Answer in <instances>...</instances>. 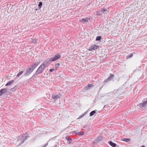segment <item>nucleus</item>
Returning a JSON list of instances; mask_svg holds the SVG:
<instances>
[{
	"mask_svg": "<svg viewBox=\"0 0 147 147\" xmlns=\"http://www.w3.org/2000/svg\"><path fill=\"white\" fill-rule=\"evenodd\" d=\"M49 62V59H47L44 61L38 69L36 73L34 74L32 77L33 78H35L37 76L38 74L41 73L45 68L47 66V65Z\"/></svg>",
	"mask_w": 147,
	"mask_h": 147,
	"instance_id": "f257e3e1",
	"label": "nucleus"
},
{
	"mask_svg": "<svg viewBox=\"0 0 147 147\" xmlns=\"http://www.w3.org/2000/svg\"><path fill=\"white\" fill-rule=\"evenodd\" d=\"M28 136L27 134H23L22 136L19 137L17 139V142L18 143L17 144V146L20 145L21 144L23 143L26 139Z\"/></svg>",
	"mask_w": 147,
	"mask_h": 147,
	"instance_id": "f03ea898",
	"label": "nucleus"
},
{
	"mask_svg": "<svg viewBox=\"0 0 147 147\" xmlns=\"http://www.w3.org/2000/svg\"><path fill=\"white\" fill-rule=\"evenodd\" d=\"M146 100H143L142 103H140L139 105L140 107L142 109H145L147 106V98H146Z\"/></svg>",
	"mask_w": 147,
	"mask_h": 147,
	"instance_id": "7ed1b4c3",
	"label": "nucleus"
},
{
	"mask_svg": "<svg viewBox=\"0 0 147 147\" xmlns=\"http://www.w3.org/2000/svg\"><path fill=\"white\" fill-rule=\"evenodd\" d=\"M61 57V56L59 54L55 55L53 57H51L50 59H49V61H54L59 59Z\"/></svg>",
	"mask_w": 147,
	"mask_h": 147,
	"instance_id": "20e7f679",
	"label": "nucleus"
},
{
	"mask_svg": "<svg viewBox=\"0 0 147 147\" xmlns=\"http://www.w3.org/2000/svg\"><path fill=\"white\" fill-rule=\"evenodd\" d=\"M33 71L31 68L27 69L24 74V75L26 76L29 75Z\"/></svg>",
	"mask_w": 147,
	"mask_h": 147,
	"instance_id": "39448f33",
	"label": "nucleus"
},
{
	"mask_svg": "<svg viewBox=\"0 0 147 147\" xmlns=\"http://www.w3.org/2000/svg\"><path fill=\"white\" fill-rule=\"evenodd\" d=\"M60 94H53L52 95V97L54 100H55L60 98Z\"/></svg>",
	"mask_w": 147,
	"mask_h": 147,
	"instance_id": "423d86ee",
	"label": "nucleus"
},
{
	"mask_svg": "<svg viewBox=\"0 0 147 147\" xmlns=\"http://www.w3.org/2000/svg\"><path fill=\"white\" fill-rule=\"evenodd\" d=\"M102 138L101 136H98L94 140V142L96 143L102 140Z\"/></svg>",
	"mask_w": 147,
	"mask_h": 147,
	"instance_id": "0eeeda50",
	"label": "nucleus"
},
{
	"mask_svg": "<svg viewBox=\"0 0 147 147\" xmlns=\"http://www.w3.org/2000/svg\"><path fill=\"white\" fill-rule=\"evenodd\" d=\"M114 75L113 74H111L110 76L106 80V82H107L109 81L113 77Z\"/></svg>",
	"mask_w": 147,
	"mask_h": 147,
	"instance_id": "6e6552de",
	"label": "nucleus"
},
{
	"mask_svg": "<svg viewBox=\"0 0 147 147\" xmlns=\"http://www.w3.org/2000/svg\"><path fill=\"white\" fill-rule=\"evenodd\" d=\"M38 64L34 63L32 65V67L30 68L32 69L33 71L34 69L38 66Z\"/></svg>",
	"mask_w": 147,
	"mask_h": 147,
	"instance_id": "1a4fd4ad",
	"label": "nucleus"
},
{
	"mask_svg": "<svg viewBox=\"0 0 147 147\" xmlns=\"http://www.w3.org/2000/svg\"><path fill=\"white\" fill-rule=\"evenodd\" d=\"M88 18H87L86 19L82 18V19L81 21V22L83 23H85L88 22Z\"/></svg>",
	"mask_w": 147,
	"mask_h": 147,
	"instance_id": "9d476101",
	"label": "nucleus"
},
{
	"mask_svg": "<svg viewBox=\"0 0 147 147\" xmlns=\"http://www.w3.org/2000/svg\"><path fill=\"white\" fill-rule=\"evenodd\" d=\"M92 49V50H95L97 49L99 47L96 45H94L91 46Z\"/></svg>",
	"mask_w": 147,
	"mask_h": 147,
	"instance_id": "9b49d317",
	"label": "nucleus"
},
{
	"mask_svg": "<svg viewBox=\"0 0 147 147\" xmlns=\"http://www.w3.org/2000/svg\"><path fill=\"white\" fill-rule=\"evenodd\" d=\"M14 82V80H11V81L7 83L5 85V86H10Z\"/></svg>",
	"mask_w": 147,
	"mask_h": 147,
	"instance_id": "f8f14e48",
	"label": "nucleus"
},
{
	"mask_svg": "<svg viewBox=\"0 0 147 147\" xmlns=\"http://www.w3.org/2000/svg\"><path fill=\"white\" fill-rule=\"evenodd\" d=\"M109 143L110 145L113 147H115L116 146V144L111 141H109Z\"/></svg>",
	"mask_w": 147,
	"mask_h": 147,
	"instance_id": "ddd939ff",
	"label": "nucleus"
},
{
	"mask_svg": "<svg viewBox=\"0 0 147 147\" xmlns=\"http://www.w3.org/2000/svg\"><path fill=\"white\" fill-rule=\"evenodd\" d=\"M92 84H88V86H86L85 87V88L86 90H88L91 87H92Z\"/></svg>",
	"mask_w": 147,
	"mask_h": 147,
	"instance_id": "4468645a",
	"label": "nucleus"
},
{
	"mask_svg": "<svg viewBox=\"0 0 147 147\" xmlns=\"http://www.w3.org/2000/svg\"><path fill=\"white\" fill-rule=\"evenodd\" d=\"M7 90L8 89L7 88H5L4 89H2L1 90L3 94L6 93L7 92Z\"/></svg>",
	"mask_w": 147,
	"mask_h": 147,
	"instance_id": "2eb2a0df",
	"label": "nucleus"
},
{
	"mask_svg": "<svg viewBox=\"0 0 147 147\" xmlns=\"http://www.w3.org/2000/svg\"><path fill=\"white\" fill-rule=\"evenodd\" d=\"M96 113V111L95 110L93 111L90 113V116H92Z\"/></svg>",
	"mask_w": 147,
	"mask_h": 147,
	"instance_id": "dca6fc26",
	"label": "nucleus"
},
{
	"mask_svg": "<svg viewBox=\"0 0 147 147\" xmlns=\"http://www.w3.org/2000/svg\"><path fill=\"white\" fill-rule=\"evenodd\" d=\"M122 140L123 141L125 142H129L130 141V139L129 138H124Z\"/></svg>",
	"mask_w": 147,
	"mask_h": 147,
	"instance_id": "f3484780",
	"label": "nucleus"
},
{
	"mask_svg": "<svg viewBox=\"0 0 147 147\" xmlns=\"http://www.w3.org/2000/svg\"><path fill=\"white\" fill-rule=\"evenodd\" d=\"M101 39V36H97L96 37V41L100 40Z\"/></svg>",
	"mask_w": 147,
	"mask_h": 147,
	"instance_id": "a211bd4d",
	"label": "nucleus"
},
{
	"mask_svg": "<svg viewBox=\"0 0 147 147\" xmlns=\"http://www.w3.org/2000/svg\"><path fill=\"white\" fill-rule=\"evenodd\" d=\"M42 5V2H39V4L38 5V6L39 7V9H40L41 8Z\"/></svg>",
	"mask_w": 147,
	"mask_h": 147,
	"instance_id": "6ab92c4d",
	"label": "nucleus"
},
{
	"mask_svg": "<svg viewBox=\"0 0 147 147\" xmlns=\"http://www.w3.org/2000/svg\"><path fill=\"white\" fill-rule=\"evenodd\" d=\"M23 72V71H20L19 72L17 75V77H19Z\"/></svg>",
	"mask_w": 147,
	"mask_h": 147,
	"instance_id": "aec40b11",
	"label": "nucleus"
},
{
	"mask_svg": "<svg viewBox=\"0 0 147 147\" xmlns=\"http://www.w3.org/2000/svg\"><path fill=\"white\" fill-rule=\"evenodd\" d=\"M77 134L79 135H82L84 134V132H78Z\"/></svg>",
	"mask_w": 147,
	"mask_h": 147,
	"instance_id": "412c9836",
	"label": "nucleus"
},
{
	"mask_svg": "<svg viewBox=\"0 0 147 147\" xmlns=\"http://www.w3.org/2000/svg\"><path fill=\"white\" fill-rule=\"evenodd\" d=\"M59 65V63H57L55 65V69L57 70L58 69V67Z\"/></svg>",
	"mask_w": 147,
	"mask_h": 147,
	"instance_id": "4be33fe9",
	"label": "nucleus"
},
{
	"mask_svg": "<svg viewBox=\"0 0 147 147\" xmlns=\"http://www.w3.org/2000/svg\"><path fill=\"white\" fill-rule=\"evenodd\" d=\"M133 54L132 53H131L128 55L127 56V58H131L132 57Z\"/></svg>",
	"mask_w": 147,
	"mask_h": 147,
	"instance_id": "5701e85b",
	"label": "nucleus"
},
{
	"mask_svg": "<svg viewBox=\"0 0 147 147\" xmlns=\"http://www.w3.org/2000/svg\"><path fill=\"white\" fill-rule=\"evenodd\" d=\"M32 42L34 44L37 43V41L36 39H33L32 40Z\"/></svg>",
	"mask_w": 147,
	"mask_h": 147,
	"instance_id": "b1692460",
	"label": "nucleus"
},
{
	"mask_svg": "<svg viewBox=\"0 0 147 147\" xmlns=\"http://www.w3.org/2000/svg\"><path fill=\"white\" fill-rule=\"evenodd\" d=\"M107 11V10L104 8H103L102 10H101V12H104L106 11Z\"/></svg>",
	"mask_w": 147,
	"mask_h": 147,
	"instance_id": "393cba45",
	"label": "nucleus"
},
{
	"mask_svg": "<svg viewBox=\"0 0 147 147\" xmlns=\"http://www.w3.org/2000/svg\"><path fill=\"white\" fill-rule=\"evenodd\" d=\"M66 140H69V141H70V140H71V139H70L69 138V137H68V136H66Z\"/></svg>",
	"mask_w": 147,
	"mask_h": 147,
	"instance_id": "a878e982",
	"label": "nucleus"
},
{
	"mask_svg": "<svg viewBox=\"0 0 147 147\" xmlns=\"http://www.w3.org/2000/svg\"><path fill=\"white\" fill-rule=\"evenodd\" d=\"M49 70L51 72H52V71L55 70V69L53 68V69H50Z\"/></svg>",
	"mask_w": 147,
	"mask_h": 147,
	"instance_id": "bb28decb",
	"label": "nucleus"
},
{
	"mask_svg": "<svg viewBox=\"0 0 147 147\" xmlns=\"http://www.w3.org/2000/svg\"><path fill=\"white\" fill-rule=\"evenodd\" d=\"M3 93H2V91H1V90H0V96H1L2 95Z\"/></svg>",
	"mask_w": 147,
	"mask_h": 147,
	"instance_id": "cd10ccee",
	"label": "nucleus"
},
{
	"mask_svg": "<svg viewBox=\"0 0 147 147\" xmlns=\"http://www.w3.org/2000/svg\"><path fill=\"white\" fill-rule=\"evenodd\" d=\"M92 49L91 46L90 48L88 49V50L89 51H92Z\"/></svg>",
	"mask_w": 147,
	"mask_h": 147,
	"instance_id": "c85d7f7f",
	"label": "nucleus"
},
{
	"mask_svg": "<svg viewBox=\"0 0 147 147\" xmlns=\"http://www.w3.org/2000/svg\"><path fill=\"white\" fill-rule=\"evenodd\" d=\"M48 145V143H47L45 145L42 147H46Z\"/></svg>",
	"mask_w": 147,
	"mask_h": 147,
	"instance_id": "c756f323",
	"label": "nucleus"
},
{
	"mask_svg": "<svg viewBox=\"0 0 147 147\" xmlns=\"http://www.w3.org/2000/svg\"><path fill=\"white\" fill-rule=\"evenodd\" d=\"M85 113H84V114L82 115H81L79 117V118H82L83 116L84 115H85Z\"/></svg>",
	"mask_w": 147,
	"mask_h": 147,
	"instance_id": "7c9ffc66",
	"label": "nucleus"
},
{
	"mask_svg": "<svg viewBox=\"0 0 147 147\" xmlns=\"http://www.w3.org/2000/svg\"><path fill=\"white\" fill-rule=\"evenodd\" d=\"M11 90L13 91V90H15V89H14V88H12L11 89Z\"/></svg>",
	"mask_w": 147,
	"mask_h": 147,
	"instance_id": "2f4dec72",
	"label": "nucleus"
},
{
	"mask_svg": "<svg viewBox=\"0 0 147 147\" xmlns=\"http://www.w3.org/2000/svg\"><path fill=\"white\" fill-rule=\"evenodd\" d=\"M142 147H144V146H142Z\"/></svg>",
	"mask_w": 147,
	"mask_h": 147,
	"instance_id": "473e14b6",
	"label": "nucleus"
},
{
	"mask_svg": "<svg viewBox=\"0 0 147 147\" xmlns=\"http://www.w3.org/2000/svg\"><path fill=\"white\" fill-rule=\"evenodd\" d=\"M37 10V9H36V10Z\"/></svg>",
	"mask_w": 147,
	"mask_h": 147,
	"instance_id": "72a5a7b5",
	"label": "nucleus"
}]
</instances>
